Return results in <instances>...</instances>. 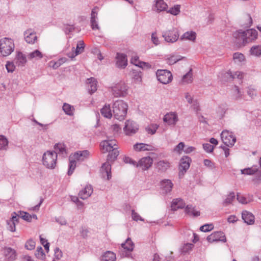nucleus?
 <instances>
[{
  "mask_svg": "<svg viewBox=\"0 0 261 261\" xmlns=\"http://www.w3.org/2000/svg\"><path fill=\"white\" fill-rule=\"evenodd\" d=\"M103 152H109L108 162L102 164L100 172L103 178L109 180L111 178V166L110 162H114L117 158L119 152L117 149V141L115 140H105L100 143Z\"/></svg>",
  "mask_w": 261,
  "mask_h": 261,
  "instance_id": "1",
  "label": "nucleus"
},
{
  "mask_svg": "<svg viewBox=\"0 0 261 261\" xmlns=\"http://www.w3.org/2000/svg\"><path fill=\"white\" fill-rule=\"evenodd\" d=\"M235 39L234 42L239 46H245L248 43L254 42L258 36L257 31L253 29H248L246 31L240 30L233 34Z\"/></svg>",
  "mask_w": 261,
  "mask_h": 261,
  "instance_id": "2",
  "label": "nucleus"
},
{
  "mask_svg": "<svg viewBox=\"0 0 261 261\" xmlns=\"http://www.w3.org/2000/svg\"><path fill=\"white\" fill-rule=\"evenodd\" d=\"M127 110V105L122 100L115 101L113 105V113L114 117L119 120L124 119Z\"/></svg>",
  "mask_w": 261,
  "mask_h": 261,
  "instance_id": "3",
  "label": "nucleus"
},
{
  "mask_svg": "<svg viewBox=\"0 0 261 261\" xmlns=\"http://www.w3.org/2000/svg\"><path fill=\"white\" fill-rule=\"evenodd\" d=\"M15 44L13 39L4 37L0 39V55L2 57H7L14 50Z\"/></svg>",
  "mask_w": 261,
  "mask_h": 261,
  "instance_id": "4",
  "label": "nucleus"
},
{
  "mask_svg": "<svg viewBox=\"0 0 261 261\" xmlns=\"http://www.w3.org/2000/svg\"><path fill=\"white\" fill-rule=\"evenodd\" d=\"M57 155L53 151H47L44 152L42 157L44 166L49 169H54L56 165Z\"/></svg>",
  "mask_w": 261,
  "mask_h": 261,
  "instance_id": "5",
  "label": "nucleus"
},
{
  "mask_svg": "<svg viewBox=\"0 0 261 261\" xmlns=\"http://www.w3.org/2000/svg\"><path fill=\"white\" fill-rule=\"evenodd\" d=\"M134 244L129 238H128L124 243L121 244V250L120 251V255L122 257H129L131 255V252L134 250Z\"/></svg>",
  "mask_w": 261,
  "mask_h": 261,
  "instance_id": "6",
  "label": "nucleus"
},
{
  "mask_svg": "<svg viewBox=\"0 0 261 261\" xmlns=\"http://www.w3.org/2000/svg\"><path fill=\"white\" fill-rule=\"evenodd\" d=\"M158 80L163 84L170 83L172 80V75L167 70H158L156 73Z\"/></svg>",
  "mask_w": 261,
  "mask_h": 261,
  "instance_id": "7",
  "label": "nucleus"
},
{
  "mask_svg": "<svg viewBox=\"0 0 261 261\" xmlns=\"http://www.w3.org/2000/svg\"><path fill=\"white\" fill-rule=\"evenodd\" d=\"M162 37L167 42L174 43L178 40L179 33L176 29L173 28L170 30L163 31Z\"/></svg>",
  "mask_w": 261,
  "mask_h": 261,
  "instance_id": "8",
  "label": "nucleus"
},
{
  "mask_svg": "<svg viewBox=\"0 0 261 261\" xmlns=\"http://www.w3.org/2000/svg\"><path fill=\"white\" fill-rule=\"evenodd\" d=\"M221 138L223 142L228 146H232L236 142V138L231 132L223 130L221 134Z\"/></svg>",
  "mask_w": 261,
  "mask_h": 261,
  "instance_id": "9",
  "label": "nucleus"
},
{
  "mask_svg": "<svg viewBox=\"0 0 261 261\" xmlns=\"http://www.w3.org/2000/svg\"><path fill=\"white\" fill-rule=\"evenodd\" d=\"M112 93L116 97H124L127 94V86L124 83L118 84L112 88Z\"/></svg>",
  "mask_w": 261,
  "mask_h": 261,
  "instance_id": "10",
  "label": "nucleus"
},
{
  "mask_svg": "<svg viewBox=\"0 0 261 261\" xmlns=\"http://www.w3.org/2000/svg\"><path fill=\"white\" fill-rule=\"evenodd\" d=\"M139 129L138 125L134 121L128 120L125 122L124 132L127 136L136 134Z\"/></svg>",
  "mask_w": 261,
  "mask_h": 261,
  "instance_id": "11",
  "label": "nucleus"
},
{
  "mask_svg": "<svg viewBox=\"0 0 261 261\" xmlns=\"http://www.w3.org/2000/svg\"><path fill=\"white\" fill-rule=\"evenodd\" d=\"M164 122L168 125L174 126L178 121V116L176 112H171L165 114L163 118Z\"/></svg>",
  "mask_w": 261,
  "mask_h": 261,
  "instance_id": "12",
  "label": "nucleus"
},
{
  "mask_svg": "<svg viewBox=\"0 0 261 261\" xmlns=\"http://www.w3.org/2000/svg\"><path fill=\"white\" fill-rule=\"evenodd\" d=\"M207 240L210 243L218 241L226 242V237L222 231L214 232L207 237Z\"/></svg>",
  "mask_w": 261,
  "mask_h": 261,
  "instance_id": "13",
  "label": "nucleus"
},
{
  "mask_svg": "<svg viewBox=\"0 0 261 261\" xmlns=\"http://www.w3.org/2000/svg\"><path fill=\"white\" fill-rule=\"evenodd\" d=\"M152 163L153 160L150 157H144L139 161L137 164V167L141 168L143 170H146L151 167Z\"/></svg>",
  "mask_w": 261,
  "mask_h": 261,
  "instance_id": "14",
  "label": "nucleus"
},
{
  "mask_svg": "<svg viewBox=\"0 0 261 261\" xmlns=\"http://www.w3.org/2000/svg\"><path fill=\"white\" fill-rule=\"evenodd\" d=\"M24 38L28 43L34 44L37 41L36 32L32 29H28L24 32Z\"/></svg>",
  "mask_w": 261,
  "mask_h": 261,
  "instance_id": "15",
  "label": "nucleus"
},
{
  "mask_svg": "<svg viewBox=\"0 0 261 261\" xmlns=\"http://www.w3.org/2000/svg\"><path fill=\"white\" fill-rule=\"evenodd\" d=\"M168 5L164 0H154L152 10L157 13L167 11Z\"/></svg>",
  "mask_w": 261,
  "mask_h": 261,
  "instance_id": "16",
  "label": "nucleus"
},
{
  "mask_svg": "<svg viewBox=\"0 0 261 261\" xmlns=\"http://www.w3.org/2000/svg\"><path fill=\"white\" fill-rule=\"evenodd\" d=\"M76 161L83 162L89 156V152L87 150L77 151L73 154H70Z\"/></svg>",
  "mask_w": 261,
  "mask_h": 261,
  "instance_id": "17",
  "label": "nucleus"
},
{
  "mask_svg": "<svg viewBox=\"0 0 261 261\" xmlns=\"http://www.w3.org/2000/svg\"><path fill=\"white\" fill-rule=\"evenodd\" d=\"M191 160L188 156H183L180 160L179 169L180 172H182V174L187 171L189 168Z\"/></svg>",
  "mask_w": 261,
  "mask_h": 261,
  "instance_id": "18",
  "label": "nucleus"
},
{
  "mask_svg": "<svg viewBox=\"0 0 261 261\" xmlns=\"http://www.w3.org/2000/svg\"><path fill=\"white\" fill-rule=\"evenodd\" d=\"M85 48V44L83 41L80 40L77 42L76 44V48L74 49V47L72 48V53L68 54V56L70 58H74L75 56L81 54L84 51Z\"/></svg>",
  "mask_w": 261,
  "mask_h": 261,
  "instance_id": "19",
  "label": "nucleus"
},
{
  "mask_svg": "<svg viewBox=\"0 0 261 261\" xmlns=\"http://www.w3.org/2000/svg\"><path fill=\"white\" fill-rule=\"evenodd\" d=\"M116 59V65L118 67L124 68L127 66V60L125 54L117 53Z\"/></svg>",
  "mask_w": 261,
  "mask_h": 261,
  "instance_id": "20",
  "label": "nucleus"
},
{
  "mask_svg": "<svg viewBox=\"0 0 261 261\" xmlns=\"http://www.w3.org/2000/svg\"><path fill=\"white\" fill-rule=\"evenodd\" d=\"M173 186V184L170 179H165L161 182L162 190L165 194L170 192L172 190Z\"/></svg>",
  "mask_w": 261,
  "mask_h": 261,
  "instance_id": "21",
  "label": "nucleus"
},
{
  "mask_svg": "<svg viewBox=\"0 0 261 261\" xmlns=\"http://www.w3.org/2000/svg\"><path fill=\"white\" fill-rule=\"evenodd\" d=\"M93 193V189L91 185H87L85 188L80 191L79 197L82 199H86Z\"/></svg>",
  "mask_w": 261,
  "mask_h": 261,
  "instance_id": "22",
  "label": "nucleus"
},
{
  "mask_svg": "<svg viewBox=\"0 0 261 261\" xmlns=\"http://www.w3.org/2000/svg\"><path fill=\"white\" fill-rule=\"evenodd\" d=\"M153 147L149 144L142 143H137L134 145L133 148L135 151H151L153 150Z\"/></svg>",
  "mask_w": 261,
  "mask_h": 261,
  "instance_id": "23",
  "label": "nucleus"
},
{
  "mask_svg": "<svg viewBox=\"0 0 261 261\" xmlns=\"http://www.w3.org/2000/svg\"><path fill=\"white\" fill-rule=\"evenodd\" d=\"M242 217L244 222L249 225L253 224L254 222V216L250 212L247 211H243Z\"/></svg>",
  "mask_w": 261,
  "mask_h": 261,
  "instance_id": "24",
  "label": "nucleus"
},
{
  "mask_svg": "<svg viewBox=\"0 0 261 261\" xmlns=\"http://www.w3.org/2000/svg\"><path fill=\"white\" fill-rule=\"evenodd\" d=\"M54 149L55 151H53L55 152L57 155L59 154L63 157L67 156V153L64 144L60 143H57L55 145Z\"/></svg>",
  "mask_w": 261,
  "mask_h": 261,
  "instance_id": "25",
  "label": "nucleus"
},
{
  "mask_svg": "<svg viewBox=\"0 0 261 261\" xmlns=\"http://www.w3.org/2000/svg\"><path fill=\"white\" fill-rule=\"evenodd\" d=\"M185 205L186 203L184 200L180 198H178L172 200L171 207L172 210L176 211L177 209L184 208Z\"/></svg>",
  "mask_w": 261,
  "mask_h": 261,
  "instance_id": "26",
  "label": "nucleus"
},
{
  "mask_svg": "<svg viewBox=\"0 0 261 261\" xmlns=\"http://www.w3.org/2000/svg\"><path fill=\"white\" fill-rule=\"evenodd\" d=\"M131 63L136 66L143 68H149L151 67L148 63L140 61L138 56H134L131 59Z\"/></svg>",
  "mask_w": 261,
  "mask_h": 261,
  "instance_id": "27",
  "label": "nucleus"
},
{
  "mask_svg": "<svg viewBox=\"0 0 261 261\" xmlns=\"http://www.w3.org/2000/svg\"><path fill=\"white\" fill-rule=\"evenodd\" d=\"M18 222V218L17 217V216H15L13 213L12 219L7 221V229L12 232H14L15 231L16 223Z\"/></svg>",
  "mask_w": 261,
  "mask_h": 261,
  "instance_id": "28",
  "label": "nucleus"
},
{
  "mask_svg": "<svg viewBox=\"0 0 261 261\" xmlns=\"http://www.w3.org/2000/svg\"><path fill=\"white\" fill-rule=\"evenodd\" d=\"M16 64L19 66H23L27 62V58L25 55L20 51H18L15 59Z\"/></svg>",
  "mask_w": 261,
  "mask_h": 261,
  "instance_id": "29",
  "label": "nucleus"
},
{
  "mask_svg": "<svg viewBox=\"0 0 261 261\" xmlns=\"http://www.w3.org/2000/svg\"><path fill=\"white\" fill-rule=\"evenodd\" d=\"M28 58L30 60H39L43 57V54L39 50L36 49L27 55Z\"/></svg>",
  "mask_w": 261,
  "mask_h": 261,
  "instance_id": "30",
  "label": "nucleus"
},
{
  "mask_svg": "<svg viewBox=\"0 0 261 261\" xmlns=\"http://www.w3.org/2000/svg\"><path fill=\"white\" fill-rule=\"evenodd\" d=\"M116 254L111 251H107L101 257V261H115Z\"/></svg>",
  "mask_w": 261,
  "mask_h": 261,
  "instance_id": "31",
  "label": "nucleus"
},
{
  "mask_svg": "<svg viewBox=\"0 0 261 261\" xmlns=\"http://www.w3.org/2000/svg\"><path fill=\"white\" fill-rule=\"evenodd\" d=\"M4 254L9 260L12 261L16 258V252L11 248H6L4 249Z\"/></svg>",
  "mask_w": 261,
  "mask_h": 261,
  "instance_id": "32",
  "label": "nucleus"
},
{
  "mask_svg": "<svg viewBox=\"0 0 261 261\" xmlns=\"http://www.w3.org/2000/svg\"><path fill=\"white\" fill-rule=\"evenodd\" d=\"M244 73L241 71H236L232 73L231 71H229L225 73V76L228 78V80H230L237 78L241 80L243 77Z\"/></svg>",
  "mask_w": 261,
  "mask_h": 261,
  "instance_id": "33",
  "label": "nucleus"
},
{
  "mask_svg": "<svg viewBox=\"0 0 261 261\" xmlns=\"http://www.w3.org/2000/svg\"><path fill=\"white\" fill-rule=\"evenodd\" d=\"M243 93L238 86L235 85L232 87L231 90V96L233 99L236 100L240 99Z\"/></svg>",
  "mask_w": 261,
  "mask_h": 261,
  "instance_id": "34",
  "label": "nucleus"
},
{
  "mask_svg": "<svg viewBox=\"0 0 261 261\" xmlns=\"http://www.w3.org/2000/svg\"><path fill=\"white\" fill-rule=\"evenodd\" d=\"M87 83L89 84V91L91 94L97 90V82L93 77L87 79Z\"/></svg>",
  "mask_w": 261,
  "mask_h": 261,
  "instance_id": "35",
  "label": "nucleus"
},
{
  "mask_svg": "<svg viewBox=\"0 0 261 261\" xmlns=\"http://www.w3.org/2000/svg\"><path fill=\"white\" fill-rule=\"evenodd\" d=\"M101 115L105 118H111L112 112L110 105H105L100 110Z\"/></svg>",
  "mask_w": 261,
  "mask_h": 261,
  "instance_id": "36",
  "label": "nucleus"
},
{
  "mask_svg": "<svg viewBox=\"0 0 261 261\" xmlns=\"http://www.w3.org/2000/svg\"><path fill=\"white\" fill-rule=\"evenodd\" d=\"M185 213L190 216L197 217L200 216V213L199 211H196L195 207L192 205H187L185 208Z\"/></svg>",
  "mask_w": 261,
  "mask_h": 261,
  "instance_id": "37",
  "label": "nucleus"
},
{
  "mask_svg": "<svg viewBox=\"0 0 261 261\" xmlns=\"http://www.w3.org/2000/svg\"><path fill=\"white\" fill-rule=\"evenodd\" d=\"M196 37V34L193 31L186 32L180 37L181 40H188L194 41Z\"/></svg>",
  "mask_w": 261,
  "mask_h": 261,
  "instance_id": "38",
  "label": "nucleus"
},
{
  "mask_svg": "<svg viewBox=\"0 0 261 261\" xmlns=\"http://www.w3.org/2000/svg\"><path fill=\"white\" fill-rule=\"evenodd\" d=\"M14 215L17 216V217L19 219V218H22L23 220L27 221V222H31V215L28 213L24 212L23 211H18L17 213L14 212Z\"/></svg>",
  "mask_w": 261,
  "mask_h": 261,
  "instance_id": "39",
  "label": "nucleus"
},
{
  "mask_svg": "<svg viewBox=\"0 0 261 261\" xmlns=\"http://www.w3.org/2000/svg\"><path fill=\"white\" fill-rule=\"evenodd\" d=\"M250 53L255 57H261V45L252 46L250 49Z\"/></svg>",
  "mask_w": 261,
  "mask_h": 261,
  "instance_id": "40",
  "label": "nucleus"
},
{
  "mask_svg": "<svg viewBox=\"0 0 261 261\" xmlns=\"http://www.w3.org/2000/svg\"><path fill=\"white\" fill-rule=\"evenodd\" d=\"M258 171L257 166H253L250 168H247L241 170L242 174L251 175L255 174Z\"/></svg>",
  "mask_w": 261,
  "mask_h": 261,
  "instance_id": "41",
  "label": "nucleus"
},
{
  "mask_svg": "<svg viewBox=\"0 0 261 261\" xmlns=\"http://www.w3.org/2000/svg\"><path fill=\"white\" fill-rule=\"evenodd\" d=\"M69 164L67 173L68 175H71L73 173L76 167V161L72 158V156H69Z\"/></svg>",
  "mask_w": 261,
  "mask_h": 261,
  "instance_id": "42",
  "label": "nucleus"
},
{
  "mask_svg": "<svg viewBox=\"0 0 261 261\" xmlns=\"http://www.w3.org/2000/svg\"><path fill=\"white\" fill-rule=\"evenodd\" d=\"M63 110L66 114L69 116H72L73 115L74 108L70 105L66 103H64L63 106Z\"/></svg>",
  "mask_w": 261,
  "mask_h": 261,
  "instance_id": "43",
  "label": "nucleus"
},
{
  "mask_svg": "<svg viewBox=\"0 0 261 261\" xmlns=\"http://www.w3.org/2000/svg\"><path fill=\"white\" fill-rule=\"evenodd\" d=\"M66 60L67 59L65 58H62L59 59L57 62L51 61L49 62V66L54 69H57L65 63Z\"/></svg>",
  "mask_w": 261,
  "mask_h": 261,
  "instance_id": "44",
  "label": "nucleus"
},
{
  "mask_svg": "<svg viewBox=\"0 0 261 261\" xmlns=\"http://www.w3.org/2000/svg\"><path fill=\"white\" fill-rule=\"evenodd\" d=\"M132 75L136 82H141L142 81V73L140 70L132 69Z\"/></svg>",
  "mask_w": 261,
  "mask_h": 261,
  "instance_id": "45",
  "label": "nucleus"
},
{
  "mask_svg": "<svg viewBox=\"0 0 261 261\" xmlns=\"http://www.w3.org/2000/svg\"><path fill=\"white\" fill-rule=\"evenodd\" d=\"M183 58L180 56L172 55L166 59L167 63L169 65H172L176 63L178 61Z\"/></svg>",
  "mask_w": 261,
  "mask_h": 261,
  "instance_id": "46",
  "label": "nucleus"
},
{
  "mask_svg": "<svg viewBox=\"0 0 261 261\" xmlns=\"http://www.w3.org/2000/svg\"><path fill=\"white\" fill-rule=\"evenodd\" d=\"M180 5H176L173 7L170 8L169 10L167 11V13H170L173 15L176 16L178 15L180 12Z\"/></svg>",
  "mask_w": 261,
  "mask_h": 261,
  "instance_id": "47",
  "label": "nucleus"
},
{
  "mask_svg": "<svg viewBox=\"0 0 261 261\" xmlns=\"http://www.w3.org/2000/svg\"><path fill=\"white\" fill-rule=\"evenodd\" d=\"M8 144V141L7 138L4 136H0V149L7 150Z\"/></svg>",
  "mask_w": 261,
  "mask_h": 261,
  "instance_id": "48",
  "label": "nucleus"
},
{
  "mask_svg": "<svg viewBox=\"0 0 261 261\" xmlns=\"http://www.w3.org/2000/svg\"><path fill=\"white\" fill-rule=\"evenodd\" d=\"M236 195L235 193L233 192H230L227 196L225 200L224 201L223 204L225 206H227V205L232 203V202L235 199Z\"/></svg>",
  "mask_w": 261,
  "mask_h": 261,
  "instance_id": "49",
  "label": "nucleus"
},
{
  "mask_svg": "<svg viewBox=\"0 0 261 261\" xmlns=\"http://www.w3.org/2000/svg\"><path fill=\"white\" fill-rule=\"evenodd\" d=\"M192 72L191 69L189 71L182 76V81L186 83H190L192 82Z\"/></svg>",
  "mask_w": 261,
  "mask_h": 261,
  "instance_id": "50",
  "label": "nucleus"
},
{
  "mask_svg": "<svg viewBox=\"0 0 261 261\" xmlns=\"http://www.w3.org/2000/svg\"><path fill=\"white\" fill-rule=\"evenodd\" d=\"M169 167V164L168 162L165 161H160L158 163V167L159 170L165 171Z\"/></svg>",
  "mask_w": 261,
  "mask_h": 261,
  "instance_id": "51",
  "label": "nucleus"
},
{
  "mask_svg": "<svg viewBox=\"0 0 261 261\" xmlns=\"http://www.w3.org/2000/svg\"><path fill=\"white\" fill-rule=\"evenodd\" d=\"M35 254L37 258L41 259H43L45 256L42 247H37Z\"/></svg>",
  "mask_w": 261,
  "mask_h": 261,
  "instance_id": "52",
  "label": "nucleus"
},
{
  "mask_svg": "<svg viewBox=\"0 0 261 261\" xmlns=\"http://www.w3.org/2000/svg\"><path fill=\"white\" fill-rule=\"evenodd\" d=\"M233 58L236 62H238L239 63H241L245 60L244 55L239 53H234L233 54Z\"/></svg>",
  "mask_w": 261,
  "mask_h": 261,
  "instance_id": "53",
  "label": "nucleus"
},
{
  "mask_svg": "<svg viewBox=\"0 0 261 261\" xmlns=\"http://www.w3.org/2000/svg\"><path fill=\"white\" fill-rule=\"evenodd\" d=\"M193 247L194 245L193 244L187 243L182 246L181 248V252L182 253H188L192 250Z\"/></svg>",
  "mask_w": 261,
  "mask_h": 261,
  "instance_id": "54",
  "label": "nucleus"
},
{
  "mask_svg": "<svg viewBox=\"0 0 261 261\" xmlns=\"http://www.w3.org/2000/svg\"><path fill=\"white\" fill-rule=\"evenodd\" d=\"M214 228L212 224H206L201 226L200 227V230L203 232H208L212 230Z\"/></svg>",
  "mask_w": 261,
  "mask_h": 261,
  "instance_id": "55",
  "label": "nucleus"
},
{
  "mask_svg": "<svg viewBox=\"0 0 261 261\" xmlns=\"http://www.w3.org/2000/svg\"><path fill=\"white\" fill-rule=\"evenodd\" d=\"M185 147V143L184 142H180L174 148V151L178 153H180L181 151L184 150Z\"/></svg>",
  "mask_w": 261,
  "mask_h": 261,
  "instance_id": "56",
  "label": "nucleus"
},
{
  "mask_svg": "<svg viewBox=\"0 0 261 261\" xmlns=\"http://www.w3.org/2000/svg\"><path fill=\"white\" fill-rule=\"evenodd\" d=\"M35 246V242L32 240H29L25 244V247L28 250H32Z\"/></svg>",
  "mask_w": 261,
  "mask_h": 261,
  "instance_id": "57",
  "label": "nucleus"
},
{
  "mask_svg": "<svg viewBox=\"0 0 261 261\" xmlns=\"http://www.w3.org/2000/svg\"><path fill=\"white\" fill-rule=\"evenodd\" d=\"M237 199L239 202L244 204H247L246 197L239 193H238L237 194Z\"/></svg>",
  "mask_w": 261,
  "mask_h": 261,
  "instance_id": "58",
  "label": "nucleus"
},
{
  "mask_svg": "<svg viewBox=\"0 0 261 261\" xmlns=\"http://www.w3.org/2000/svg\"><path fill=\"white\" fill-rule=\"evenodd\" d=\"M158 127L159 125L156 124H152L147 128V131L149 134H151L152 135L154 134L156 132Z\"/></svg>",
  "mask_w": 261,
  "mask_h": 261,
  "instance_id": "59",
  "label": "nucleus"
},
{
  "mask_svg": "<svg viewBox=\"0 0 261 261\" xmlns=\"http://www.w3.org/2000/svg\"><path fill=\"white\" fill-rule=\"evenodd\" d=\"M55 221L59 224L61 225H66L67 224V221L66 219L62 216H60L59 217L55 218Z\"/></svg>",
  "mask_w": 261,
  "mask_h": 261,
  "instance_id": "60",
  "label": "nucleus"
},
{
  "mask_svg": "<svg viewBox=\"0 0 261 261\" xmlns=\"http://www.w3.org/2000/svg\"><path fill=\"white\" fill-rule=\"evenodd\" d=\"M203 148L207 152H211L214 149V146L208 143L203 144Z\"/></svg>",
  "mask_w": 261,
  "mask_h": 261,
  "instance_id": "61",
  "label": "nucleus"
},
{
  "mask_svg": "<svg viewBox=\"0 0 261 261\" xmlns=\"http://www.w3.org/2000/svg\"><path fill=\"white\" fill-rule=\"evenodd\" d=\"M203 164L204 166H205L206 167L211 169H212L215 168L214 163L210 160L204 159L203 161Z\"/></svg>",
  "mask_w": 261,
  "mask_h": 261,
  "instance_id": "62",
  "label": "nucleus"
},
{
  "mask_svg": "<svg viewBox=\"0 0 261 261\" xmlns=\"http://www.w3.org/2000/svg\"><path fill=\"white\" fill-rule=\"evenodd\" d=\"M6 68L8 72H13L15 67L12 62H8L6 65Z\"/></svg>",
  "mask_w": 261,
  "mask_h": 261,
  "instance_id": "63",
  "label": "nucleus"
},
{
  "mask_svg": "<svg viewBox=\"0 0 261 261\" xmlns=\"http://www.w3.org/2000/svg\"><path fill=\"white\" fill-rule=\"evenodd\" d=\"M191 105V108L196 112L200 110L199 103L196 99H194Z\"/></svg>",
  "mask_w": 261,
  "mask_h": 261,
  "instance_id": "64",
  "label": "nucleus"
}]
</instances>
